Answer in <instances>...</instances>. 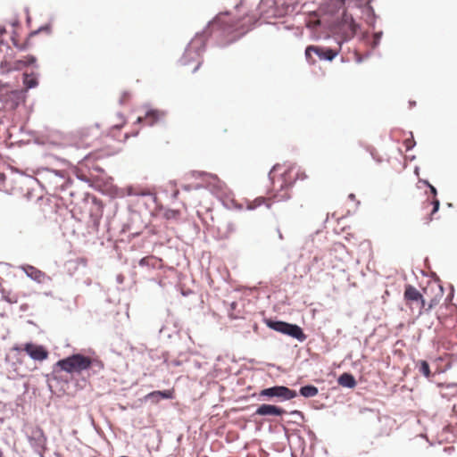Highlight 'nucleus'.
<instances>
[{"label":"nucleus","mask_w":457,"mask_h":457,"mask_svg":"<svg viewBox=\"0 0 457 457\" xmlns=\"http://www.w3.org/2000/svg\"><path fill=\"white\" fill-rule=\"evenodd\" d=\"M104 362L97 358H91L82 353L77 352L59 359L53 364L54 382L62 395L69 392L70 376L80 375L91 371L98 374L104 370Z\"/></svg>","instance_id":"obj_1"},{"label":"nucleus","mask_w":457,"mask_h":457,"mask_svg":"<svg viewBox=\"0 0 457 457\" xmlns=\"http://www.w3.org/2000/svg\"><path fill=\"white\" fill-rule=\"evenodd\" d=\"M228 12L218 13L207 22L206 26L201 31L195 34V37L188 42L182 56L179 60L182 66H187L198 60L192 73H195L200 69L203 64L202 55L207 49L209 38L213 34L220 36L228 29V24L221 19V15H228Z\"/></svg>","instance_id":"obj_2"},{"label":"nucleus","mask_w":457,"mask_h":457,"mask_svg":"<svg viewBox=\"0 0 457 457\" xmlns=\"http://www.w3.org/2000/svg\"><path fill=\"white\" fill-rule=\"evenodd\" d=\"M306 27L310 30L311 38L316 41L328 38L330 31L341 33L344 37L343 42H347L361 30V24L346 10H344L341 16L332 21L322 20L309 21Z\"/></svg>","instance_id":"obj_3"},{"label":"nucleus","mask_w":457,"mask_h":457,"mask_svg":"<svg viewBox=\"0 0 457 457\" xmlns=\"http://www.w3.org/2000/svg\"><path fill=\"white\" fill-rule=\"evenodd\" d=\"M298 396L297 391L283 385H275L270 387L262 388L259 393H253L251 397H255L258 401H274L283 403Z\"/></svg>","instance_id":"obj_4"},{"label":"nucleus","mask_w":457,"mask_h":457,"mask_svg":"<svg viewBox=\"0 0 457 457\" xmlns=\"http://www.w3.org/2000/svg\"><path fill=\"white\" fill-rule=\"evenodd\" d=\"M263 322L270 329L287 336L299 343L304 342L307 338L303 329L295 323H290L277 318H263Z\"/></svg>","instance_id":"obj_5"},{"label":"nucleus","mask_w":457,"mask_h":457,"mask_svg":"<svg viewBox=\"0 0 457 457\" xmlns=\"http://www.w3.org/2000/svg\"><path fill=\"white\" fill-rule=\"evenodd\" d=\"M113 153H111L109 150L97 149L87 154L81 160L78 162V164L85 166L88 170L97 171L99 175L96 177V179L103 182L104 186H108L112 182V178L107 176L104 170L101 166L95 164V162L109 157Z\"/></svg>","instance_id":"obj_6"},{"label":"nucleus","mask_w":457,"mask_h":457,"mask_svg":"<svg viewBox=\"0 0 457 457\" xmlns=\"http://www.w3.org/2000/svg\"><path fill=\"white\" fill-rule=\"evenodd\" d=\"M339 52L340 47L332 48L320 45H309L305 48L304 54L306 62L313 65L316 60L313 58L312 54L317 55L320 61L332 62L338 55Z\"/></svg>","instance_id":"obj_7"},{"label":"nucleus","mask_w":457,"mask_h":457,"mask_svg":"<svg viewBox=\"0 0 457 457\" xmlns=\"http://www.w3.org/2000/svg\"><path fill=\"white\" fill-rule=\"evenodd\" d=\"M147 226V223L144 222L139 212L129 209L128 220L123 223L121 232H130L129 237L136 238L142 234L143 230L146 228Z\"/></svg>","instance_id":"obj_8"},{"label":"nucleus","mask_w":457,"mask_h":457,"mask_svg":"<svg viewBox=\"0 0 457 457\" xmlns=\"http://www.w3.org/2000/svg\"><path fill=\"white\" fill-rule=\"evenodd\" d=\"M26 437L34 453L39 457H45L47 437L43 428L39 426L31 428L30 431L26 433Z\"/></svg>","instance_id":"obj_9"},{"label":"nucleus","mask_w":457,"mask_h":457,"mask_svg":"<svg viewBox=\"0 0 457 457\" xmlns=\"http://www.w3.org/2000/svg\"><path fill=\"white\" fill-rule=\"evenodd\" d=\"M28 95L25 90L13 89L4 94H0V103L9 110L14 111L21 104H25Z\"/></svg>","instance_id":"obj_10"},{"label":"nucleus","mask_w":457,"mask_h":457,"mask_svg":"<svg viewBox=\"0 0 457 457\" xmlns=\"http://www.w3.org/2000/svg\"><path fill=\"white\" fill-rule=\"evenodd\" d=\"M23 350L24 353L34 361L42 362L49 357V351L45 345L32 341L23 344Z\"/></svg>","instance_id":"obj_11"},{"label":"nucleus","mask_w":457,"mask_h":457,"mask_svg":"<svg viewBox=\"0 0 457 457\" xmlns=\"http://www.w3.org/2000/svg\"><path fill=\"white\" fill-rule=\"evenodd\" d=\"M21 269L28 278L38 284L48 285L52 282L50 276L30 264H23Z\"/></svg>","instance_id":"obj_12"},{"label":"nucleus","mask_w":457,"mask_h":457,"mask_svg":"<svg viewBox=\"0 0 457 457\" xmlns=\"http://www.w3.org/2000/svg\"><path fill=\"white\" fill-rule=\"evenodd\" d=\"M345 8H353V0H324L323 3L324 12L330 16H335Z\"/></svg>","instance_id":"obj_13"},{"label":"nucleus","mask_w":457,"mask_h":457,"mask_svg":"<svg viewBox=\"0 0 457 457\" xmlns=\"http://www.w3.org/2000/svg\"><path fill=\"white\" fill-rule=\"evenodd\" d=\"M287 413V411L281 406L270 404V403H262L260 404L253 416H262V417H281L284 414Z\"/></svg>","instance_id":"obj_14"},{"label":"nucleus","mask_w":457,"mask_h":457,"mask_svg":"<svg viewBox=\"0 0 457 457\" xmlns=\"http://www.w3.org/2000/svg\"><path fill=\"white\" fill-rule=\"evenodd\" d=\"M83 200L86 201L87 203L90 202L92 204V206L89 210V214L94 223L96 224L98 222V220L103 215L104 204L102 201L96 195H93L88 193L84 194Z\"/></svg>","instance_id":"obj_15"},{"label":"nucleus","mask_w":457,"mask_h":457,"mask_svg":"<svg viewBox=\"0 0 457 457\" xmlns=\"http://www.w3.org/2000/svg\"><path fill=\"white\" fill-rule=\"evenodd\" d=\"M175 398V390L173 388L170 389H163V390H154L144 396V401L145 403H151L153 404H156L160 403L162 400H173Z\"/></svg>","instance_id":"obj_16"},{"label":"nucleus","mask_w":457,"mask_h":457,"mask_svg":"<svg viewBox=\"0 0 457 457\" xmlns=\"http://www.w3.org/2000/svg\"><path fill=\"white\" fill-rule=\"evenodd\" d=\"M93 374L89 371V375L87 377L83 376V373L79 375V377L76 378L75 375L70 376V385H69V392L67 395H74L79 391H82L89 386L88 377Z\"/></svg>","instance_id":"obj_17"},{"label":"nucleus","mask_w":457,"mask_h":457,"mask_svg":"<svg viewBox=\"0 0 457 457\" xmlns=\"http://www.w3.org/2000/svg\"><path fill=\"white\" fill-rule=\"evenodd\" d=\"M374 0H369L366 3H363L362 0H353V7L361 10V12L363 16V19L366 21L370 20H378V15L375 12L371 3Z\"/></svg>","instance_id":"obj_18"},{"label":"nucleus","mask_w":457,"mask_h":457,"mask_svg":"<svg viewBox=\"0 0 457 457\" xmlns=\"http://www.w3.org/2000/svg\"><path fill=\"white\" fill-rule=\"evenodd\" d=\"M39 73L36 71L28 72L25 71L22 73V85L23 87L21 90H25L28 95V91L30 89H34L39 85Z\"/></svg>","instance_id":"obj_19"},{"label":"nucleus","mask_w":457,"mask_h":457,"mask_svg":"<svg viewBox=\"0 0 457 457\" xmlns=\"http://www.w3.org/2000/svg\"><path fill=\"white\" fill-rule=\"evenodd\" d=\"M338 386L347 388L353 389L357 386V380L351 372H343L337 378Z\"/></svg>","instance_id":"obj_20"},{"label":"nucleus","mask_w":457,"mask_h":457,"mask_svg":"<svg viewBox=\"0 0 457 457\" xmlns=\"http://www.w3.org/2000/svg\"><path fill=\"white\" fill-rule=\"evenodd\" d=\"M403 296L407 303H417L422 301V294L415 287L410 284L405 285Z\"/></svg>","instance_id":"obj_21"},{"label":"nucleus","mask_w":457,"mask_h":457,"mask_svg":"<svg viewBox=\"0 0 457 457\" xmlns=\"http://www.w3.org/2000/svg\"><path fill=\"white\" fill-rule=\"evenodd\" d=\"M191 175L195 179H204L205 177H207L212 179V181H210V184H212L214 188L220 190L222 187L223 183L220 180L218 176L215 174L208 173L205 171L192 170Z\"/></svg>","instance_id":"obj_22"},{"label":"nucleus","mask_w":457,"mask_h":457,"mask_svg":"<svg viewBox=\"0 0 457 457\" xmlns=\"http://www.w3.org/2000/svg\"><path fill=\"white\" fill-rule=\"evenodd\" d=\"M244 304H240L237 301H233L229 303V307L228 309V316L230 320H239L243 319Z\"/></svg>","instance_id":"obj_23"},{"label":"nucleus","mask_w":457,"mask_h":457,"mask_svg":"<svg viewBox=\"0 0 457 457\" xmlns=\"http://www.w3.org/2000/svg\"><path fill=\"white\" fill-rule=\"evenodd\" d=\"M138 269L142 272L150 271L156 269V260L153 256H145L138 260Z\"/></svg>","instance_id":"obj_24"},{"label":"nucleus","mask_w":457,"mask_h":457,"mask_svg":"<svg viewBox=\"0 0 457 457\" xmlns=\"http://www.w3.org/2000/svg\"><path fill=\"white\" fill-rule=\"evenodd\" d=\"M297 394L304 398H311L319 394V388L312 384H306L299 388Z\"/></svg>","instance_id":"obj_25"},{"label":"nucleus","mask_w":457,"mask_h":457,"mask_svg":"<svg viewBox=\"0 0 457 457\" xmlns=\"http://www.w3.org/2000/svg\"><path fill=\"white\" fill-rule=\"evenodd\" d=\"M307 179V175L304 171L298 170L295 178L293 181L287 182L285 179V175H281V184L279 186L280 190H286L292 187L295 182V180H305Z\"/></svg>","instance_id":"obj_26"},{"label":"nucleus","mask_w":457,"mask_h":457,"mask_svg":"<svg viewBox=\"0 0 457 457\" xmlns=\"http://www.w3.org/2000/svg\"><path fill=\"white\" fill-rule=\"evenodd\" d=\"M158 334L161 339H167L170 341L180 337L179 330L170 331V329L164 325L161 327Z\"/></svg>","instance_id":"obj_27"},{"label":"nucleus","mask_w":457,"mask_h":457,"mask_svg":"<svg viewBox=\"0 0 457 457\" xmlns=\"http://www.w3.org/2000/svg\"><path fill=\"white\" fill-rule=\"evenodd\" d=\"M161 118V112L158 109L150 108L145 112V119L147 120L150 126H154L159 121Z\"/></svg>","instance_id":"obj_28"},{"label":"nucleus","mask_w":457,"mask_h":457,"mask_svg":"<svg viewBox=\"0 0 457 457\" xmlns=\"http://www.w3.org/2000/svg\"><path fill=\"white\" fill-rule=\"evenodd\" d=\"M265 204L268 209L271 207V204L266 203L262 196L256 197L253 201H247L246 210L253 211L261 205Z\"/></svg>","instance_id":"obj_29"},{"label":"nucleus","mask_w":457,"mask_h":457,"mask_svg":"<svg viewBox=\"0 0 457 457\" xmlns=\"http://www.w3.org/2000/svg\"><path fill=\"white\" fill-rule=\"evenodd\" d=\"M221 204L228 210L241 211L243 209V205L241 204L230 197L222 198Z\"/></svg>","instance_id":"obj_30"},{"label":"nucleus","mask_w":457,"mask_h":457,"mask_svg":"<svg viewBox=\"0 0 457 457\" xmlns=\"http://www.w3.org/2000/svg\"><path fill=\"white\" fill-rule=\"evenodd\" d=\"M148 356L152 361H160L162 360V363L169 365L168 353L162 352L159 353L157 350H149Z\"/></svg>","instance_id":"obj_31"},{"label":"nucleus","mask_w":457,"mask_h":457,"mask_svg":"<svg viewBox=\"0 0 457 457\" xmlns=\"http://www.w3.org/2000/svg\"><path fill=\"white\" fill-rule=\"evenodd\" d=\"M18 62L22 63V66L38 68L37 57L33 54L26 55L23 59L18 60Z\"/></svg>","instance_id":"obj_32"},{"label":"nucleus","mask_w":457,"mask_h":457,"mask_svg":"<svg viewBox=\"0 0 457 457\" xmlns=\"http://www.w3.org/2000/svg\"><path fill=\"white\" fill-rule=\"evenodd\" d=\"M43 172H51L54 173L56 177L62 179L65 178V171L62 170H55L48 167H39L36 170L37 175H41Z\"/></svg>","instance_id":"obj_33"},{"label":"nucleus","mask_w":457,"mask_h":457,"mask_svg":"<svg viewBox=\"0 0 457 457\" xmlns=\"http://www.w3.org/2000/svg\"><path fill=\"white\" fill-rule=\"evenodd\" d=\"M382 37H383L382 30L373 32L371 37L368 41V45L371 48L375 49L376 47H378L379 46Z\"/></svg>","instance_id":"obj_34"},{"label":"nucleus","mask_w":457,"mask_h":457,"mask_svg":"<svg viewBox=\"0 0 457 457\" xmlns=\"http://www.w3.org/2000/svg\"><path fill=\"white\" fill-rule=\"evenodd\" d=\"M418 368H419L420 373L422 374L425 378H429L431 377L432 374H431V370H430V366L427 361H425V360L420 361Z\"/></svg>","instance_id":"obj_35"},{"label":"nucleus","mask_w":457,"mask_h":457,"mask_svg":"<svg viewBox=\"0 0 457 457\" xmlns=\"http://www.w3.org/2000/svg\"><path fill=\"white\" fill-rule=\"evenodd\" d=\"M41 32H46V34H50L52 32V25L50 22L45 23L38 27L37 29L29 32V37H34L38 35Z\"/></svg>","instance_id":"obj_36"},{"label":"nucleus","mask_w":457,"mask_h":457,"mask_svg":"<svg viewBox=\"0 0 457 457\" xmlns=\"http://www.w3.org/2000/svg\"><path fill=\"white\" fill-rule=\"evenodd\" d=\"M443 295H444V287L441 285H439V295H436L433 298H431V300L428 303L426 312H429L431 309H433L435 306H436L439 303V300L443 296Z\"/></svg>","instance_id":"obj_37"},{"label":"nucleus","mask_w":457,"mask_h":457,"mask_svg":"<svg viewBox=\"0 0 457 457\" xmlns=\"http://www.w3.org/2000/svg\"><path fill=\"white\" fill-rule=\"evenodd\" d=\"M48 157L53 158L54 160L57 161L61 165L66 167L69 170L75 169V165L71 162L67 160V159L59 157V156H57L56 154H49Z\"/></svg>","instance_id":"obj_38"},{"label":"nucleus","mask_w":457,"mask_h":457,"mask_svg":"<svg viewBox=\"0 0 457 457\" xmlns=\"http://www.w3.org/2000/svg\"><path fill=\"white\" fill-rule=\"evenodd\" d=\"M70 170L72 172V174L75 175V177L79 180L83 181V182H87V183L90 182V180L87 178V176L79 168L78 165H75V169H71Z\"/></svg>","instance_id":"obj_39"},{"label":"nucleus","mask_w":457,"mask_h":457,"mask_svg":"<svg viewBox=\"0 0 457 457\" xmlns=\"http://www.w3.org/2000/svg\"><path fill=\"white\" fill-rule=\"evenodd\" d=\"M52 375H53V370H51V372L44 374V377H45L46 381L47 389L49 390V392L52 395H54V394H55V392L54 390V386L52 385L51 382L54 380V378L52 377Z\"/></svg>","instance_id":"obj_40"},{"label":"nucleus","mask_w":457,"mask_h":457,"mask_svg":"<svg viewBox=\"0 0 457 457\" xmlns=\"http://www.w3.org/2000/svg\"><path fill=\"white\" fill-rule=\"evenodd\" d=\"M410 136H411V137L405 139L403 142V145H404L407 152L412 150L416 145V141L414 139L413 133L411 131H410Z\"/></svg>","instance_id":"obj_41"},{"label":"nucleus","mask_w":457,"mask_h":457,"mask_svg":"<svg viewBox=\"0 0 457 457\" xmlns=\"http://www.w3.org/2000/svg\"><path fill=\"white\" fill-rule=\"evenodd\" d=\"M429 204H431V205H432V210H431V212H430L429 220H432V216L439 211V208H440V201H439V199H438V198H433V199L429 202Z\"/></svg>","instance_id":"obj_42"},{"label":"nucleus","mask_w":457,"mask_h":457,"mask_svg":"<svg viewBox=\"0 0 457 457\" xmlns=\"http://www.w3.org/2000/svg\"><path fill=\"white\" fill-rule=\"evenodd\" d=\"M236 225L232 221H228L225 225L224 238H228L232 233L236 231Z\"/></svg>","instance_id":"obj_43"},{"label":"nucleus","mask_w":457,"mask_h":457,"mask_svg":"<svg viewBox=\"0 0 457 457\" xmlns=\"http://www.w3.org/2000/svg\"><path fill=\"white\" fill-rule=\"evenodd\" d=\"M30 37H29V35L28 37L26 38V40L22 44H20L19 42H14V46L19 51H26L30 45Z\"/></svg>","instance_id":"obj_44"},{"label":"nucleus","mask_w":457,"mask_h":457,"mask_svg":"<svg viewBox=\"0 0 457 457\" xmlns=\"http://www.w3.org/2000/svg\"><path fill=\"white\" fill-rule=\"evenodd\" d=\"M11 351L12 352H16L17 354L15 356V360H16V362H19V363H21V360L20 359L19 355L21 352H24L23 350V345H18V344H15L12 348H11Z\"/></svg>","instance_id":"obj_45"},{"label":"nucleus","mask_w":457,"mask_h":457,"mask_svg":"<svg viewBox=\"0 0 457 457\" xmlns=\"http://www.w3.org/2000/svg\"><path fill=\"white\" fill-rule=\"evenodd\" d=\"M12 68L10 67V64L8 62L6 61H2L0 62V73L2 74H5V73H9L10 71H12Z\"/></svg>","instance_id":"obj_46"},{"label":"nucleus","mask_w":457,"mask_h":457,"mask_svg":"<svg viewBox=\"0 0 457 457\" xmlns=\"http://www.w3.org/2000/svg\"><path fill=\"white\" fill-rule=\"evenodd\" d=\"M304 430L306 431V434L311 441V446H312L313 444L318 440V438L315 433L310 428H304Z\"/></svg>","instance_id":"obj_47"},{"label":"nucleus","mask_w":457,"mask_h":457,"mask_svg":"<svg viewBox=\"0 0 457 457\" xmlns=\"http://www.w3.org/2000/svg\"><path fill=\"white\" fill-rule=\"evenodd\" d=\"M281 165L279 163H276L272 166L271 170H270L268 177L271 184H274V177L272 176V173L276 170H278Z\"/></svg>","instance_id":"obj_48"},{"label":"nucleus","mask_w":457,"mask_h":457,"mask_svg":"<svg viewBox=\"0 0 457 457\" xmlns=\"http://www.w3.org/2000/svg\"><path fill=\"white\" fill-rule=\"evenodd\" d=\"M2 298L6 301L7 303H15L16 299L13 300L10 297L9 293H7L4 288H0Z\"/></svg>","instance_id":"obj_49"},{"label":"nucleus","mask_w":457,"mask_h":457,"mask_svg":"<svg viewBox=\"0 0 457 457\" xmlns=\"http://www.w3.org/2000/svg\"><path fill=\"white\" fill-rule=\"evenodd\" d=\"M453 296H454V287L453 285H450V292L447 294V295L445 297V302L446 303L452 302L453 299Z\"/></svg>","instance_id":"obj_50"},{"label":"nucleus","mask_w":457,"mask_h":457,"mask_svg":"<svg viewBox=\"0 0 457 457\" xmlns=\"http://www.w3.org/2000/svg\"><path fill=\"white\" fill-rule=\"evenodd\" d=\"M370 55H371V52H370V51H369V52L365 53V54H364L363 55H361V56H356L355 61H356V62H357V63H361V62H362L364 60H366L367 58H369Z\"/></svg>","instance_id":"obj_51"},{"label":"nucleus","mask_w":457,"mask_h":457,"mask_svg":"<svg viewBox=\"0 0 457 457\" xmlns=\"http://www.w3.org/2000/svg\"><path fill=\"white\" fill-rule=\"evenodd\" d=\"M365 150L370 154L372 159H374L376 155H378L376 148L371 145L365 146Z\"/></svg>","instance_id":"obj_52"},{"label":"nucleus","mask_w":457,"mask_h":457,"mask_svg":"<svg viewBox=\"0 0 457 457\" xmlns=\"http://www.w3.org/2000/svg\"><path fill=\"white\" fill-rule=\"evenodd\" d=\"M290 415H293V416H297L299 417L302 420H304V414L303 411H298V410H293L289 412Z\"/></svg>","instance_id":"obj_53"},{"label":"nucleus","mask_w":457,"mask_h":457,"mask_svg":"<svg viewBox=\"0 0 457 457\" xmlns=\"http://www.w3.org/2000/svg\"><path fill=\"white\" fill-rule=\"evenodd\" d=\"M429 193L433 195V198H437V189L432 184L428 186Z\"/></svg>","instance_id":"obj_54"},{"label":"nucleus","mask_w":457,"mask_h":457,"mask_svg":"<svg viewBox=\"0 0 457 457\" xmlns=\"http://www.w3.org/2000/svg\"><path fill=\"white\" fill-rule=\"evenodd\" d=\"M236 40H237L236 38H231V39H228V40L226 43H224V44H219V43H218V44H217V46H218L219 47L224 48V47H226V46H229V45L233 44L234 42H236Z\"/></svg>","instance_id":"obj_55"},{"label":"nucleus","mask_w":457,"mask_h":457,"mask_svg":"<svg viewBox=\"0 0 457 457\" xmlns=\"http://www.w3.org/2000/svg\"><path fill=\"white\" fill-rule=\"evenodd\" d=\"M348 199L351 200V201H355L356 202V208L361 204V202L356 200V196L353 193H350L348 195Z\"/></svg>","instance_id":"obj_56"},{"label":"nucleus","mask_w":457,"mask_h":457,"mask_svg":"<svg viewBox=\"0 0 457 457\" xmlns=\"http://www.w3.org/2000/svg\"><path fill=\"white\" fill-rule=\"evenodd\" d=\"M366 23H367V25H368L370 29H375V28H376V23H377V20H373V19H372V20H370V21H366Z\"/></svg>","instance_id":"obj_57"},{"label":"nucleus","mask_w":457,"mask_h":457,"mask_svg":"<svg viewBox=\"0 0 457 457\" xmlns=\"http://www.w3.org/2000/svg\"><path fill=\"white\" fill-rule=\"evenodd\" d=\"M30 179H32L34 182H36L42 190L45 189V186L35 177H32V176H28Z\"/></svg>","instance_id":"obj_58"},{"label":"nucleus","mask_w":457,"mask_h":457,"mask_svg":"<svg viewBox=\"0 0 457 457\" xmlns=\"http://www.w3.org/2000/svg\"><path fill=\"white\" fill-rule=\"evenodd\" d=\"M181 364H182V361H179V360H173V361H171L170 362H169V365H168V366L171 365V366H173V367H179V366H180Z\"/></svg>","instance_id":"obj_59"},{"label":"nucleus","mask_w":457,"mask_h":457,"mask_svg":"<svg viewBox=\"0 0 457 457\" xmlns=\"http://www.w3.org/2000/svg\"><path fill=\"white\" fill-rule=\"evenodd\" d=\"M22 63H19L18 60L15 61L14 66L12 67V71H20L21 68H23Z\"/></svg>","instance_id":"obj_60"},{"label":"nucleus","mask_w":457,"mask_h":457,"mask_svg":"<svg viewBox=\"0 0 457 457\" xmlns=\"http://www.w3.org/2000/svg\"><path fill=\"white\" fill-rule=\"evenodd\" d=\"M33 143L37 145H45V141H43L42 139H40L39 137H35L33 139Z\"/></svg>","instance_id":"obj_61"},{"label":"nucleus","mask_w":457,"mask_h":457,"mask_svg":"<svg viewBox=\"0 0 457 457\" xmlns=\"http://www.w3.org/2000/svg\"><path fill=\"white\" fill-rule=\"evenodd\" d=\"M124 279H125V277H124L122 274H118V275L116 276V282H117L118 284H122V283H123V281H124Z\"/></svg>","instance_id":"obj_62"},{"label":"nucleus","mask_w":457,"mask_h":457,"mask_svg":"<svg viewBox=\"0 0 457 457\" xmlns=\"http://www.w3.org/2000/svg\"><path fill=\"white\" fill-rule=\"evenodd\" d=\"M419 183L423 184L427 187H428V186L431 184L428 179H419Z\"/></svg>","instance_id":"obj_63"},{"label":"nucleus","mask_w":457,"mask_h":457,"mask_svg":"<svg viewBox=\"0 0 457 457\" xmlns=\"http://www.w3.org/2000/svg\"><path fill=\"white\" fill-rule=\"evenodd\" d=\"M416 303L420 304L421 309H425V310L427 309V307H426L427 303L423 296H422V301L417 302Z\"/></svg>","instance_id":"obj_64"}]
</instances>
